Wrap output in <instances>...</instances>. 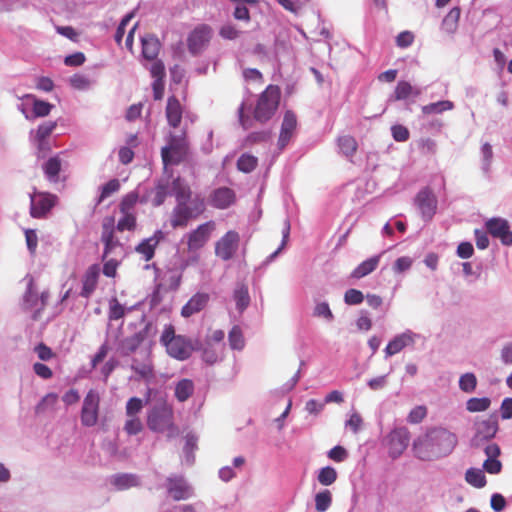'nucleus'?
Segmentation results:
<instances>
[{"label":"nucleus","mask_w":512,"mask_h":512,"mask_svg":"<svg viewBox=\"0 0 512 512\" xmlns=\"http://www.w3.org/2000/svg\"><path fill=\"white\" fill-rule=\"evenodd\" d=\"M96 83L89 76L81 73L73 74L69 79V84L72 88L79 91H87Z\"/></svg>","instance_id":"41"},{"label":"nucleus","mask_w":512,"mask_h":512,"mask_svg":"<svg viewBox=\"0 0 512 512\" xmlns=\"http://www.w3.org/2000/svg\"><path fill=\"white\" fill-rule=\"evenodd\" d=\"M240 33L231 23L224 24L219 29V36L225 40H235L239 37Z\"/></svg>","instance_id":"64"},{"label":"nucleus","mask_w":512,"mask_h":512,"mask_svg":"<svg viewBox=\"0 0 512 512\" xmlns=\"http://www.w3.org/2000/svg\"><path fill=\"white\" fill-rule=\"evenodd\" d=\"M57 197L50 193L30 195V215L33 218L44 217L56 204Z\"/></svg>","instance_id":"14"},{"label":"nucleus","mask_w":512,"mask_h":512,"mask_svg":"<svg viewBox=\"0 0 512 512\" xmlns=\"http://www.w3.org/2000/svg\"><path fill=\"white\" fill-rule=\"evenodd\" d=\"M165 238L162 230H156L152 236L143 239L136 247L135 251L142 254L145 261H150L155 255L157 245Z\"/></svg>","instance_id":"20"},{"label":"nucleus","mask_w":512,"mask_h":512,"mask_svg":"<svg viewBox=\"0 0 512 512\" xmlns=\"http://www.w3.org/2000/svg\"><path fill=\"white\" fill-rule=\"evenodd\" d=\"M427 415V408L423 405L414 407L408 414L407 421L411 424H419Z\"/></svg>","instance_id":"61"},{"label":"nucleus","mask_w":512,"mask_h":512,"mask_svg":"<svg viewBox=\"0 0 512 512\" xmlns=\"http://www.w3.org/2000/svg\"><path fill=\"white\" fill-rule=\"evenodd\" d=\"M382 253L374 255L363 262H361L352 272L350 277L354 279H361L372 273L380 262Z\"/></svg>","instance_id":"30"},{"label":"nucleus","mask_w":512,"mask_h":512,"mask_svg":"<svg viewBox=\"0 0 512 512\" xmlns=\"http://www.w3.org/2000/svg\"><path fill=\"white\" fill-rule=\"evenodd\" d=\"M485 227L488 233L501 241L505 246L512 245V231L506 219L493 217L486 221Z\"/></svg>","instance_id":"13"},{"label":"nucleus","mask_w":512,"mask_h":512,"mask_svg":"<svg viewBox=\"0 0 512 512\" xmlns=\"http://www.w3.org/2000/svg\"><path fill=\"white\" fill-rule=\"evenodd\" d=\"M313 314L314 316L322 317L329 322H331L334 319V315L329 307V304L326 301L317 303L314 308Z\"/></svg>","instance_id":"62"},{"label":"nucleus","mask_w":512,"mask_h":512,"mask_svg":"<svg viewBox=\"0 0 512 512\" xmlns=\"http://www.w3.org/2000/svg\"><path fill=\"white\" fill-rule=\"evenodd\" d=\"M165 487L168 495L175 501L187 500L194 495L193 487L181 475L167 477Z\"/></svg>","instance_id":"10"},{"label":"nucleus","mask_w":512,"mask_h":512,"mask_svg":"<svg viewBox=\"0 0 512 512\" xmlns=\"http://www.w3.org/2000/svg\"><path fill=\"white\" fill-rule=\"evenodd\" d=\"M413 93V86L407 81H399L394 90L396 100H406Z\"/></svg>","instance_id":"55"},{"label":"nucleus","mask_w":512,"mask_h":512,"mask_svg":"<svg viewBox=\"0 0 512 512\" xmlns=\"http://www.w3.org/2000/svg\"><path fill=\"white\" fill-rule=\"evenodd\" d=\"M124 431L129 435H137L143 430V423L138 417H130L124 424Z\"/></svg>","instance_id":"58"},{"label":"nucleus","mask_w":512,"mask_h":512,"mask_svg":"<svg viewBox=\"0 0 512 512\" xmlns=\"http://www.w3.org/2000/svg\"><path fill=\"white\" fill-rule=\"evenodd\" d=\"M257 164V157L248 153L242 154L237 160L238 170L244 173L252 172L257 167Z\"/></svg>","instance_id":"51"},{"label":"nucleus","mask_w":512,"mask_h":512,"mask_svg":"<svg viewBox=\"0 0 512 512\" xmlns=\"http://www.w3.org/2000/svg\"><path fill=\"white\" fill-rule=\"evenodd\" d=\"M278 40H275V47L270 51L264 44L257 43L253 48V54L258 56L261 61H267L273 64H279V56L277 52Z\"/></svg>","instance_id":"35"},{"label":"nucleus","mask_w":512,"mask_h":512,"mask_svg":"<svg viewBox=\"0 0 512 512\" xmlns=\"http://www.w3.org/2000/svg\"><path fill=\"white\" fill-rule=\"evenodd\" d=\"M297 126V117L291 110H287L284 113L280 134L277 142L279 150H283L290 142L293 132Z\"/></svg>","instance_id":"18"},{"label":"nucleus","mask_w":512,"mask_h":512,"mask_svg":"<svg viewBox=\"0 0 512 512\" xmlns=\"http://www.w3.org/2000/svg\"><path fill=\"white\" fill-rule=\"evenodd\" d=\"M239 244V233L229 230L215 243V255L223 261H229L236 254Z\"/></svg>","instance_id":"8"},{"label":"nucleus","mask_w":512,"mask_h":512,"mask_svg":"<svg viewBox=\"0 0 512 512\" xmlns=\"http://www.w3.org/2000/svg\"><path fill=\"white\" fill-rule=\"evenodd\" d=\"M140 202V203H146L147 202V198L146 197H142V198H139V195L136 191H132L128 194H126L123 199L121 200V203H120V211L122 213H130V210H132L134 208V206L136 205L137 202Z\"/></svg>","instance_id":"47"},{"label":"nucleus","mask_w":512,"mask_h":512,"mask_svg":"<svg viewBox=\"0 0 512 512\" xmlns=\"http://www.w3.org/2000/svg\"><path fill=\"white\" fill-rule=\"evenodd\" d=\"M100 268L98 265H91L82 277V289L80 296L89 298L96 289Z\"/></svg>","instance_id":"24"},{"label":"nucleus","mask_w":512,"mask_h":512,"mask_svg":"<svg viewBox=\"0 0 512 512\" xmlns=\"http://www.w3.org/2000/svg\"><path fill=\"white\" fill-rule=\"evenodd\" d=\"M120 189V182L114 178L100 187V194L96 199V205L101 204L106 198Z\"/></svg>","instance_id":"50"},{"label":"nucleus","mask_w":512,"mask_h":512,"mask_svg":"<svg viewBox=\"0 0 512 512\" xmlns=\"http://www.w3.org/2000/svg\"><path fill=\"white\" fill-rule=\"evenodd\" d=\"M101 241L104 244L103 259H105L109 254H111L114 251V249L121 247V243L114 236L112 219L109 221V223H103Z\"/></svg>","instance_id":"27"},{"label":"nucleus","mask_w":512,"mask_h":512,"mask_svg":"<svg viewBox=\"0 0 512 512\" xmlns=\"http://www.w3.org/2000/svg\"><path fill=\"white\" fill-rule=\"evenodd\" d=\"M280 100L277 86H268L259 96L253 111L254 119L260 123L269 121L275 114Z\"/></svg>","instance_id":"4"},{"label":"nucleus","mask_w":512,"mask_h":512,"mask_svg":"<svg viewBox=\"0 0 512 512\" xmlns=\"http://www.w3.org/2000/svg\"><path fill=\"white\" fill-rule=\"evenodd\" d=\"M24 303L28 308H38L39 297L36 291L33 290V280L31 279L27 285L26 292L24 294Z\"/></svg>","instance_id":"57"},{"label":"nucleus","mask_w":512,"mask_h":512,"mask_svg":"<svg viewBox=\"0 0 512 512\" xmlns=\"http://www.w3.org/2000/svg\"><path fill=\"white\" fill-rule=\"evenodd\" d=\"M136 227V217L132 213H123V216L118 220L116 229L120 232L132 231Z\"/></svg>","instance_id":"56"},{"label":"nucleus","mask_w":512,"mask_h":512,"mask_svg":"<svg viewBox=\"0 0 512 512\" xmlns=\"http://www.w3.org/2000/svg\"><path fill=\"white\" fill-rule=\"evenodd\" d=\"M109 484L117 491H125L141 484L140 477L133 473H116L109 478Z\"/></svg>","instance_id":"23"},{"label":"nucleus","mask_w":512,"mask_h":512,"mask_svg":"<svg viewBox=\"0 0 512 512\" xmlns=\"http://www.w3.org/2000/svg\"><path fill=\"white\" fill-rule=\"evenodd\" d=\"M142 56L146 60H155L159 54L161 43L154 35L147 34L141 37Z\"/></svg>","instance_id":"29"},{"label":"nucleus","mask_w":512,"mask_h":512,"mask_svg":"<svg viewBox=\"0 0 512 512\" xmlns=\"http://www.w3.org/2000/svg\"><path fill=\"white\" fill-rule=\"evenodd\" d=\"M271 138L270 130L255 131L249 133L244 139L243 146L248 147L257 143L268 142Z\"/></svg>","instance_id":"53"},{"label":"nucleus","mask_w":512,"mask_h":512,"mask_svg":"<svg viewBox=\"0 0 512 512\" xmlns=\"http://www.w3.org/2000/svg\"><path fill=\"white\" fill-rule=\"evenodd\" d=\"M460 17V8L454 7L452 8L449 13L444 17L442 21V28L448 32L453 33L458 24V20Z\"/></svg>","instance_id":"52"},{"label":"nucleus","mask_w":512,"mask_h":512,"mask_svg":"<svg viewBox=\"0 0 512 512\" xmlns=\"http://www.w3.org/2000/svg\"><path fill=\"white\" fill-rule=\"evenodd\" d=\"M194 390V382L191 379L183 378L176 383L174 395L179 402H185L193 395Z\"/></svg>","instance_id":"34"},{"label":"nucleus","mask_w":512,"mask_h":512,"mask_svg":"<svg viewBox=\"0 0 512 512\" xmlns=\"http://www.w3.org/2000/svg\"><path fill=\"white\" fill-rule=\"evenodd\" d=\"M43 171L50 182H57L61 171V160L58 156L50 157L43 165Z\"/></svg>","instance_id":"38"},{"label":"nucleus","mask_w":512,"mask_h":512,"mask_svg":"<svg viewBox=\"0 0 512 512\" xmlns=\"http://www.w3.org/2000/svg\"><path fill=\"white\" fill-rule=\"evenodd\" d=\"M233 299L236 303L237 311L243 313L250 305V295L247 285L243 283L237 284L233 292Z\"/></svg>","instance_id":"32"},{"label":"nucleus","mask_w":512,"mask_h":512,"mask_svg":"<svg viewBox=\"0 0 512 512\" xmlns=\"http://www.w3.org/2000/svg\"><path fill=\"white\" fill-rule=\"evenodd\" d=\"M188 154V143L185 134H170L167 138V145L161 149V157L166 170L168 166L179 165Z\"/></svg>","instance_id":"3"},{"label":"nucleus","mask_w":512,"mask_h":512,"mask_svg":"<svg viewBox=\"0 0 512 512\" xmlns=\"http://www.w3.org/2000/svg\"><path fill=\"white\" fill-rule=\"evenodd\" d=\"M465 480L475 488H483L487 483L484 471L473 467L466 471Z\"/></svg>","instance_id":"40"},{"label":"nucleus","mask_w":512,"mask_h":512,"mask_svg":"<svg viewBox=\"0 0 512 512\" xmlns=\"http://www.w3.org/2000/svg\"><path fill=\"white\" fill-rule=\"evenodd\" d=\"M236 200L235 192L228 187H219L212 191L209 197V203L217 209H227Z\"/></svg>","instance_id":"19"},{"label":"nucleus","mask_w":512,"mask_h":512,"mask_svg":"<svg viewBox=\"0 0 512 512\" xmlns=\"http://www.w3.org/2000/svg\"><path fill=\"white\" fill-rule=\"evenodd\" d=\"M391 134L396 142H405L410 137V132L407 127L401 124H395L391 127Z\"/></svg>","instance_id":"63"},{"label":"nucleus","mask_w":512,"mask_h":512,"mask_svg":"<svg viewBox=\"0 0 512 512\" xmlns=\"http://www.w3.org/2000/svg\"><path fill=\"white\" fill-rule=\"evenodd\" d=\"M454 108V103L450 100H440L437 102L429 103L421 107L424 115L441 114L445 111H450Z\"/></svg>","instance_id":"39"},{"label":"nucleus","mask_w":512,"mask_h":512,"mask_svg":"<svg viewBox=\"0 0 512 512\" xmlns=\"http://www.w3.org/2000/svg\"><path fill=\"white\" fill-rule=\"evenodd\" d=\"M172 196L175 197L176 202L189 201L192 196L190 186L180 176L172 179Z\"/></svg>","instance_id":"31"},{"label":"nucleus","mask_w":512,"mask_h":512,"mask_svg":"<svg viewBox=\"0 0 512 512\" xmlns=\"http://www.w3.org/2000/svg\"><path fill=\"white\" fill-rule=\"evenodd\" d=\"M26 100L32 101V118H38V117H45L48 116L51 112V110L54 108V105L36 98V96L27 94L25 96ZM18 108L21 110V112L25 115L27 119L30 118V115L28 114V111L25 108V105L22 103L18 106Z\"/></svg>","instance_id":"21"},{"label":"nucleus","mask_w":512,"mask_h":512,"mask_svg":"<svg viewBox=\"0 0 512 512\" xmlns=\"http://www.w3.org/2000/svg\"><path fill=\"white\" fill-rule=\"evenodd\" d=\"M165 112L168 124L173 128L179 127L182 120L183 110L182 105L176 96L172 95L168 97Z\"/></svg>","instance_id":"26"},{"label":"nucleus","mask_w":512,"mask_h":512,"mask_svg":"<svg viewBox=\"0 0 512 512\" xmlns=\"http://www.w3.org/2000/svg\"><path fill=\"white\" fill-rule=\"evenodd\" d=\"M477 387V378L474 373L467 372L459 378V388L465 393H472Z\"/></svg>","instance_id":"54"},{"label":"nucleus","mask_w":512,"mask_h":512,"mask_svg":"<svg viewBox=\"0 0 512 512\" xmlns=\"http://www.w3.org/2000/svg\"><path fill=\"white\" fill-rule=\"evenodd\" d=\"M419 337V334L413 332L410 329H407L404 332L395 335L388 342L386 348L384 349L385 357H391L402 351L405 347L413 345L415 343V340Z\"/></svg>","instance_id":"15"},{"label":"nucleus","mask_w":512,"mask_h":512,"mask_svg":"<svg viewBox=\"0 0 512 512\" xmlns=\"http://www.w3.org/2000/svg\"><path fill=\"white\" fill-rule=\"evenodd\" d=\"M151 328L150 323H146L145 326L133 335L123 338L118 346V350L122 356H129L140 347L144 340L148 336V332Z\"/></svg>","instance_id":"16"},{"label":"nucleus","mask_w":512,"mask_h":512,"mask_svg":"<svg viewBox=\"0 0 512 512\" xmlns=\"http://www.w3.org/2000/svg\"><path fill=\"white\" fill-rule=\"evenodd\" d=\"M99 403V394L94 390H89L84 397L81 409L80 419L83 426L92 427L96 425L98 421Z\"/></svg>","instance_id":"9"},{"label":"nucleus","mask_w":512,"mask_h":512,"mask_svg":"<svg viewBox=\"0 0 512 512\" xmlns=\"http://www.w3.org/2000/svg\"><path fill=\"white\" fill-rule=\"evenodd\" d=\"M213 35L212 28L207 24L196 26L187 37V48L192 56L200 55L209 45Z\"/></svg>","instance_id":"7"},{"label":"nucleus","mask_w":512,"mask_h":512,"mask_svg":"<svg viewBox=\"0 0 512 512\" xmlns=\"http://www.w3.org/2000/svg\"><path fill=\"white\" fill-rule=\"evenodd\" d=\"M173 409L166 402L153 405L147 413V426L156 433L168 432L172 434L176 427L173 422Z\"/></svg>","instance_id":"2"},{"label":"nucleus","mask_w":512,"mask_h":512,"mask_svg":"<svg viewBox=\"0 0 512 512\" xmlns=\"http://www.w3.org/2000/svg\"><path fill=\"white\" fill-rule=\"evenodd\" d=\"M289 234H290V221H289V219H286L284 222L283 230H282L281 244L273 253H271L269 256L266 257V259L263 261V265L266 266V265L271 264L278 257V255L281 253V251L286 246V243L289 238Z\"/></svg>","instance_id":"44"},{"label":"nucleus","mask_w":512,"mask_h":512,"mask_svg":"<svg viewBox=\"0 0 512 512\" xmlns=\"http://www.w3.org/2000/svg\"><path fill=\"white\" fill-rule=\"evenodd\" d=\"M196 217L190 211L188 207V201L176 202L175 207L172 210L170 224L175 228L186 227L191 219Z\"/></svg>","instance_id":"22"},{"label":"nucleus","mask_w":512,"mask_h":512,"mask_svg":"<svg viewBox=\"0 0 512 512\" xmlns=\"http://www.w3.org/2000/svg\"><path fill=\"white\" fill-rule=\"evenodd\" d=\"M188 207L193 215L197 218L205 210V200L200 195L191 196L188 201Z\"/></svg>","instance_id":"59"},{"label":"nucleus","mask_w":512,"mask_h":512,"mask_svg":"<svg viewBox=\"0 0 512 512\" xmlns=\"http://www.w3.org/2000/svg\"><path fill=\"white\" fill-rule=\"evenodd\" d=\"M57 123L55 121H47L41 123L33 135L34 141L37 143L38 146H47V149L49 148V143L47 141V138L50 136V134L53 132V130L56 128Z\"/></svg>","instance_id":"33"},{"label":"nucleus","mask_w":512,"mask_h":512,"mask_svg":"<svg viewBox=\"0 0 512 512\" xmlns=\"http://www.w3.org/2000/svg\"><path fill=\"white\" fill-rule=\"evenodd\" d=\"M493 160L492 146L486 142L481 146V169L486 177H489Z\"/></svg>","instance_id":"45"},{"label":"nucleus","mask_w":512,"mask_h":512,"mask_svg":"<svg viewBox=\"0 0 512 512\" xmlns=\"http://www.w3.org/2000/svg\"><path fill=\"white\" fill-rule=\"evenodd\" d=\"M386 440L389 456L397 459L408 447L409 431L405 427L395 428L387 435Z\"/></svg>","instance_id":"11"},{"label":"nucleus","mask_w":512,"mask_h":512,"mask_svg":"<svg viewBox=\"0 0 512 512\" xmlns=\"http://www.w3.org/2000/svg\"><path fill=\"white\" fill-rule=\"evenodd\" d=\"M151 395V389L148 388L147 398L145 403L148 402ZM144 401L139 397H131L126 403V415L128 417H137V414L143 409Z\"/></svg>","instance_id":"43"},{"label":"nucleus","mask_w":512,"mask_h":512,"mask_svg":"<svg viewBox=\"0 0 512 512\" xmlns=\"http://www.w3.org/2000/svg\"><path fill=\"white\" fill-rule=\"evenodd\" d=\"M338 474L334 467L325 466L318 471L317 480L323 486H330L337 480Z\"/></svg>","instance_id":"48"},{"label":"nucleus","mask_w":512,"mask_h":512,"mask_svg":"<svg viewBox=\"0 0 512 512\" xmlns=\"http://www.w3.org/2000/svg\"><path fill=\"white\" fill-rule=\"evenodd\" d=\"M215 227L213 221L200 224L196 229L185 234L187 247L189 251H197L205 246L210 239L211 233Z\"/></svg>","instance_id":"12"},{"label":"nucleus","mask_w":512,"mask_h":512,"mask_svg":"<svg viewBox=\"0 0 512 512\" xmlns=\"http://www.w3.org/2000/svg\"><path fill=\"white\" fill-rule=\"evenodd\" d=\"M228 341L231 349L233 350L240 351L244 348L245 340L243 337L242 329L239 326L235 325L229 331Z\"/></svg>","instance_id":"49"},{"label":"nucleus","mask_w":512,"mask_h":512,"mask_svg":"<svg viewBox=\"0 0 512 512\" xmlns=\"http://www.w3.org/2000/svg\"><path fill=\"white\" fill-rule=\"evenodd\" d=\"M339 152L347 158H352L357 150L358 144L350 135L339 136L337 139Z\"/></svg>","instance_id":"36"},{"label":"nucleus","mask_w":512,"mask_h":512,"mask_svg":"<svg viewBox=\"0 0 512 512\" xmlns=\"http://www.w3.org/2000/svg\"><path fill=\"white\" fill-rule=\"evenodd\" d=\"M153 192L154 197L152 199V205L154 207L163 205L166 198L172 196V183L170 179L168 177L158 179Z\"/></svg>","instance_id":"28"},{"label":"nucleus","mask_w":512,"mask_h":512,"mask_svg":"<svg viewBox=\"0 0 512 512\" xmlns=\"http://www.w3.org/2000/svg\"><path fill=\"white\" fill-rule=\"evenodd\" d=\"M491 405L489 397H472L466 402V410L472 413L486 411Z\"/></svg>","instance_id":"46"},{"label":"nucleus","mask_w":512,"mask_h":512,"mask_svg":"<svg viewBox=\"0 0 512 512\" xmlns=\"http://www.w3.org/2000/svg\"><path fill=\"white\" fill-rule=\"evenodd\" d=\"M457 443L456 434L442 427H434L414 440L413 451L416 458L433 461L450 455Z\"/></svg>","instance_id":"1"},{"label":"nucleus","mask_w":512,"mask_h":512,"mask_svg":"<svg viewBox=\"0 0 512 512\" xmlns=\"http://www.w3.org/2000/svg\"><path fill=\"white\" fill-rule=\"evenodd\" d=\"M208 301L209 295L207 293H196L182 307L181 315L185 318H188L200 312L206 307Z\"/></svg>","instance_id":"25"},{"label":"nucleus","mask_w":512,"mask_h":512,"mask_svg":"<svg viewBox=\"0 0 512 512\" xmlns=\"http://www.w3.org/2000/svg\"><path fill=\"white\" fill-rule=\"evenodd\" d=\"M363 300L364 294L358 289L350 288L344 294V302L347 305H359Z\"/></svg>","instance_id":"60"},{"label":"nucleus","mask_w":512,"mask_h":512,"mask_svg":"<svg viewBox=\"0 0 512 512\" xmlns=\"http://www.w3.org/2000/svg\"><path fill=\"white\" fill-rule=\"evenodd\" d=\"M201 350V358L207 365H214L221 359V347H217L215 344L211 343L210 340L205 342Z\"/></svg>","instance_id":"37"},{"label":"nucleus","mask_w":512,"mask_h":512,"mask_svg":"<svg viewBox=\"0 0 512 512\" xmlns=\"http://www.w3.org/2000/svg\"><path fill=\"white\" fill-rule=\"evenodd\" d=\"M475 433L471 439V446L479 448L493 439L499 429L498 414H490L486 419L476 421L474 424Z\"/></svg>","instance_id":"6"},{"label":"nucleus","mask_w":512,"mask_h":512,"mask_svg":"<svg viewBox=\"0 0 512 512\" xmlns=\"http://www.w3.org/2000/svg\"><path fill=\"white\" fill-rule=\"evenodd\" d=\"M195 347L191 339L185 336H177V339L172 341L170 345L166 347L167 353L174 359L184 361L187 360L194 350H198Z\"/></svg>","instance_id":"17"},{"label":"nucleus","mask_w":512,"mask_h":512,"mask_svg":"<svg viewBox=\"0 0 512 512\" xmlns=\"http://www.w3.org/2000/svg\"><path fill=\"white\" fill-rule=\"evenodd\" d=\"M413 204L425 223L433 220L438 208V199L429 186H425L417 192Z\"/></svg>","instance_id":"5"},{"label":"nucleus","mask_w":512,"mask_h":512,"mask_svg":"<svg viewBox=\"0 0 512 512\" xmlns=\"http://www.w3.org/2000/svg\"><path fill=\"white\" fill-rule=\"evenodd\" d=\"M314 501L318 512H326L332 505V493L328 489H323L315 494Z\"/></svg>","instance_id":"42"}]
</instances>
